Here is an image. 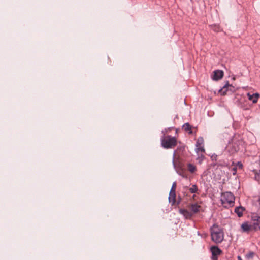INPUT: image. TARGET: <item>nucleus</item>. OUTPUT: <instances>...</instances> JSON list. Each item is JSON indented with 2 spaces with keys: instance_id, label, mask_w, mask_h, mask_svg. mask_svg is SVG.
<instances>
[{
  "instance_id": "1",
  "label": "nucleus",
  "mask_w": 260,
  "mask_h": 260,
  "mask_svg": "<svg viewBox=\"0 0 260 260\" xmlns=\"http://www.w3.org/2000/svg\"><path fill=\"white\" fill-rule=\"evenodd\" d=\"M211 236L213 241L216 243H221L224 238L222 230L218 225L215 224L211 228Z\"/></svg>"
},
{
  "instance_id": "2",
  "label": "nucleus",
  "mask_w": 260,
  "mask_h": 260,
  "mask_svg": "<svg viewBox=\"0 0 260 260\" xmlns=\"http://www.w3.org/2000/svg\"><path fill=\"white\" fill-rule=\"evenodd\" d=\"M220 201L225 207H232L234 204L235 197L231 192H225L222 193Z\"/></svg>"
},
{
  "instance_id": "3",
  "label": "nucleus",
  "mask_w": 260,
  "mask_h": 260,
  "mask_svg": "<svg viewBox=\"0 0 260 260\" xmlns=\"http://www.w3.org/2000/svg\"><path fill=\"white\" fill-rule=\"evenodd\" d=\"M176 145L177 139L174 137L168 135L165 137L161 140V145L166 149L173 148L176 146Z\"/></svg>"
},
{
  "instance_id": "4",
  "label": "nucleus",
  "mask_w": 260,
  "mask_h": 260,
  "mask_svg": "<svg viewBox=\"0 0 260 260\" xmlns=\"http://www.w3.org/2000/svg\"><path fill=\"white\" fill-rule=\"evenodd\" d=\"M242 142L237 140L236 138H233L228 145V151L232 154L235 153L240 149L239 146Z\"/></svg>"
},
{
  "instance_id": "5",
  "label": "nucleus",
  "mask_w": 260,
  "mask_h": 260,
  "mask_svg": "<svg viewBox=\"0 0 260 260\" xmlns=\"http://www.w3.org/2000/svg\"><path fill=\"white\" fill-rule=\"evenodd\" d=\"M253 230H260V217L255 215L252 216V223H251Z\"/></svg>"
},
{
  "instance_id": "6",
  "label": "nucleus",
  "mask_w": 260,
  "mask_h": 260,
  "mask_svg": "<svg viewBox=\"0 0 260 260\" xmlns=\"http://www.w3.org/2000/svg\"><path fill=\"white\" fill-rule=\"evenodd\" d=\"M224 75V73L222 70H215L213 72V75L212 76V79L215 81H217L221 79Z\"/></svg>"
},
{
  "instance_id": "7",
  "label": "nucleus",
  "mask_w": 260,
  "mask_h": 260,
  "mask_svg": "<svg viewBox=\"0 0 260 260\" xmlns=\"http://www.w3.org/2000/svg\"><path fill=\"white\" fill-rule=\"evenodd\" d=\"M213 260L217 259V256L221 253V250L217 246H213L211 248Z\"/></svg>"
},
{
  "instance_id": "8",
  "label": "nucleus",
  "mask_w": 260,
  "mask_h": 260,
  "mask_svg": "<svg viewBox=\"0 0 260 260\" xmlns=\"http://www.w3.org/2000/svg\"><path fill=\"white\" fill-rule=\"evenodd\" d=\"M247 95L248 99L252 101L253 103H256L259 97V94L258 93H256L253 94H251L250 93H248Z\"/></svg>"
},
{
  "instance_id": "9",
  "label": "nucleus",
  "mask_w": 260,
  "mask_h": 260,
  "mask_svg": "<svg viewBox=\"0 0 260 260\" xmlns=\"http://www.w3.org/2000/svg\"><path fill=\"white\" fill-rule=\"evenodd\" d=\"M241 228H242L243 232H248L250 231L253 230V228L252 227L251 224H248L246 222L243 223L241 225Z\"/></svg>"
},
{
  "instance_id": "10",
  "label": "nucleus",
  "mask_w": 260,
  "mask_h": 260,
  "mask_svg": "<svg viewBox=\"0 0 260 260\" xmlns=\"http://www.w3.org/2000/svg\"><path fill=\"white\" fill-rule=\"evenodd\" d=\"M179 212L180 214H182L186 218H189L192 215V213L189 212L186 209H181L179 210Z\"/></svg>"
},
{
  "instance_id": "11",
  "label": "nucleus",
  "mask_w": 260,
  "mask_h": 260,
  "mask_svg": "<svg viewBox=\"0 0 260 260\" xmlns=\"http://www.w3.org/2000/svg\"><path fill=\"white\" fill-rule=\"evenodd\" d=\"M189 207L193 213L198 212L201 208V206L197 204H191Z\"/></svg>"
},
{
  "instance_id": "12",
  "label": "nucleus",
  "mask_w": 260,
  "mask_h": 260,
  "mask_svg": "<svg viewBox=\"0 0 260 260\" xmlns=\"http://www.w3.org/2000/svg\"><path fill=\"white\" fill-rule=\"evenodd\" d=\"M169 202L171 203L172 205H174L176 203V193L175 192H170L169 197Z\"/></svg>"
},
{
  "instance_id": "13",
  "label": "nucleus",
  "mask_w": 260,
  "mask_h": 260,
  "mask_svg": "<svg viewBox=\"0 0 260 260\" xmlns=\"http://www.w3.org/2000/svg\"><path fill=\"white\" fill-rule=\"evenodd\" d=\"M183 129L186 131H188L189 134H192V131L191 130V126L189 124V123H185L182 127Z\"/></svg>"
},
{
  "instance_id": "14",
  "label": "nucleus",
  "mask_w": 260,
  "mask_h": 260,
  "mask_svg": "<svg viewBox=\"0 0 260 260\" xmlns=\"http://www.w3.org/2000/svg\"><path fill=\"white\" fill-rule=\"evenodd\" d=\"M187 169L191 173H194L197 171V168L196 167L190 163H189L187 165Z\"/></svg>"
},
{
  "instance_id": "15",
  "label": "nucleus",
  "mask_w": 260,
  "mask_h": 260,
  "mask_svg": "<svg viewBox=\"0 0 260 260\" xmlns=\"http://www.w3.org/2000/svg\"><path fill=\"white\" fill-rule=\"evenodd\" d=\"M244 209L242 207H238L235 209V212L237 214L239 217H241L243 215Z\"/></svg>"
},
{
  "instance_id": "16",
  "label": "nucleus",
  "mask_w": 260,
  "mask_h": 260,
  "mask_svg": "<svg viewBox=\"0 0 260 260\" xmlns=\"http://www.w3.org/2000/svg\"><path fill=\"white\" fill-rule=\"evenodd\" d=\"M231 85H230L228 83L225 85H224L223 88L219 90V92L220 93V94L221 95H225L226 94V91H227V89L226 88L229 87V86H231Z\"/></svg>"
},
{
  "instance_id": "17",
  "label": "nucleus",
  "mask_w": 260,
  "mask_h": 260,
  "mask_svg": "<svg viewBox=\"0 0 260 260\" xmlns=\"http://www.w3.org/2000/svg\"><path fill=\"white\" fill-rule=\"evenodd\" d=\"M196 152H197V153H200V152H201V153H204L205 152V149L204 147L202 146V145L198 147H196Z\"/></svg>"
},
{
  "instance_id": "18",
  "label": "nucleus",
  "mask_w": 260,
  "mask_h": 260,
  "mask_svg": "<svg viewBox=\"0 0 260 260\" xmlns=\"http://www.w3.org/2000/svg\"><path fill=\"white\" fill-rule=\"evenodd\" d=\"M204 143V139L203 137H199L196 142V146L198 147L201 146Z\"/></svg>"
},
{
  "instance_id": "19",
  "label": "nucleus",
  "mask_w": 260,
  "mask_h": 260,
  "mask_svg": "<svg viewBox=\"0 0 260 260\" xmlns=\"http://www.w3.org/2000/svg\"><path fill=\"white\" fill-rule=\"evenodd\" d=\"M198 190V187L196 185H192V186L189 189V191L192 193H196Z\"/></svg>"
},
{
  "instance_id": "20",
  "label": "nucleus",
  "mask_w": 260,
  "mask_h": 260,
  "mask_svg": "<svg viewBox=\"0 0 260 260\" xmlns=\"http://www.w3.org/2000/svg\"><path fill=\"white\" fill-rule=\"evenodd\" d=\"M198 157L197 159L199 160V163H201V162L204 159L205 156H204L203 153H198Z\"/></svg>"
},
{
  "instance_id": "21",
  "label": "nucleus",
  "mask_w": 260,
  "mask_h": 260,
  "mask_svg": "<svg viewBox=\"0 0 260 260\" xmlns=\"http://www.w3.org/2000/svg\"><path fill=\"white\" fill-rule=\"evenodd\" d=\"M254 254V252H250L249 253H248V254H246V258L247 259L253 258Z\"/></svg>"
},
{
  "instance_id": "22",
  "label": "nucleus",
  "mask_w": 260,
  "mask_h": 260,
  "mask_svg": "<svg viewBox=\"0 0 260 260\" xmlns=\"http://www.w3.org/2000/svg\"><path fill=\"white\" fill-rule=\"evenodd\" d=\"M212 29L216 32H218L220 31V27L218 25H212L211 26Z\"/></svg>"
},
{
  "instance_id": "23",
  "label": "nucleus",
  "mask_w": 260,
  "mask_h": 260,
  "mask_svg": "<svg viewBox=\"0 0 260 260\" xmlns=\"http://www.w3.org/2000/svg\"><path fill=\"white\" fill-rule=\"evenodd\" d=\"M176 188V182H174L170 192H175Z\"/></svg>"
},
{
  "instance_id": "24",
  "label": "nucleus",
  "mask_w": 260,
  "mask_h": 260,
  "mask_svg": "<svg viewBox=\"0 0 260 260\" xmlns=\"http://www.w3.org/2000/svg\"><path fill=\"white\" fill-rule=\"evenodd\" d=\"M237 166L239 168H242L243 165L241 162H238L237 163Z\"/></svg>"
},
{
  "instance_id": "25",
  "label": "nucleus",
  "mask_w": 260,
  "mask_h": 260,
  "mask_svg": "<svg viewBox=\"0 0 260 260\" xmlns=\"http://www.w3.org/2000/svg\"><path fill=\"white\" fill-rule=\"evenodd\" d=\"M237 258L238 260H242L241 257L240 256H238Z\"/></svg>"
}]
</instances>
